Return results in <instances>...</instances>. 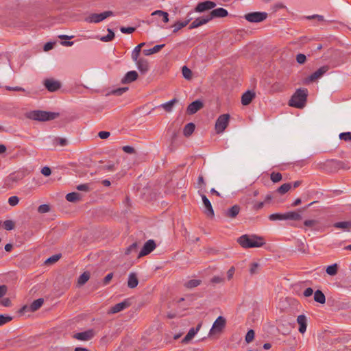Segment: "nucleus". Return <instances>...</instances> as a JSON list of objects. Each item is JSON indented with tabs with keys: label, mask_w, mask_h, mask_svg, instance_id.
Returning <instances> with one entry per match:
<instances>
[{
	"label": "nucleus",
	"mask_w": 351,
	"mask_h": 351,
	"mask_svg": "<svg viewBox=\"0 0 351 351\" xmlns=\"http://www.w3.org/2000/svg\"><path fill=\"white\" fill-rule=\"evenodd\" d=\"M237 242L243 248L261 247L265 244V239L256 234H243L238 238Z\"/></svg>",
	"instance_id": "nucleus-1"
},
{
	"label": "nucleus",
	"mask_w": 351,
	"mask_h": 351,
	"mask_svg": "<svg viewBox=\"0 0 351 351\" xmlns=\"http://www.w3.org/2000/svg\"><path fill=\"white\" fill-rule=\"evenodd\" d=\"M308 96L306 88H299L291 96L289 105L297 108H303L306 104Z\"/></svg>",
	"instance_id": "nucleus-2"
},
{
	"label": "nucleus",
	"mask_w": 351,
	"mask_h": 351,
	"mask_svg": "<svg viewBox=\"0 0 351 351\" xmlns=\"http://www.w3.org/2000/svg\"><path fill=\"white\" fill-rule=\"evenodd\" d=\"M59 115L60 114L58 112H51L43 110H32L27 114V117L34 121H47L53 120L58 117Z\"/></svg>",
	"instance_id": "nucleus-3"
},
{
	"label": "nucleus",
	"mask_w": 351,
	"mask_h": 351,
	"mask_svg": "<svg viewBox=\"0 0 351 351\" xmlns=\"http://www.w3.org/2000/svg\"><path fill=\"white\" fill-rule=\"evenodd\" d=\"M114 14L112 11H105L102 13L90 14L85 19V21L89 23H98L109 16H113Z\"/></svg>",
	"instance_id": "nucleus-4"
},
{
	"label": "nucleus",
	"mask_w": 351,
	"mask_h": 351,
	"mask_svg": "<svg viewBox=\"0 0 351 351\" xmlns=\"http://www.w3.org/2000/svg\"><path fill=\"white\" fill-rule=\"evenodd\" d=\"M226 324V319L222 316H219L214 322L213 326L209 332V336H213L215 334L221 333L223 330Z\"/></svg>",
	"instance_id": "nucleus-5"
},
{
	"label": "nucleus",
	"mask_w": 351,
	"mask_h": 351,
	"mask_svg": "<svg viewBox=\"0 0 351 351\" xmlns=\"http://www.w3.org/2000/svg\"><path fill=\"white\" fill-rule=\"evenodd\" d=\"M230 115L223 114L220 115L215 123V130L217 134L222 133L228 125Z\"/></svg>",
	"instance_id": "nucleus-6"
},
{
	"label": "nucleus",
	"mask_w": 351,
	"mask_h": 351,
	"mask_svg": "<svg viewBox=\"0 0 351 351\" xmlns=\"http://www.w3.org/2000/svg\"><path fill=\"white\" fill-rule=\"evenodd\" d=\"M267 13L265 12H254L245 14L244 18L251 23H260L265 20Z\"/></svg>",
	"instance_id": "nucleus-7"
},
{
	"label": "nucleus",
	"mask_w": 351,
	"mask_h": 351,
	"mask_svg": "<svg viewBox=\"0 0 351 351\" xmlns=\"http://www.w3.org/2000/svg\"><path fill=\"white\" fill-rule=\"evenodd\" d=\"M328 70V66L326 65L320 67L306 79V83L313 82L321 78Z\"/></svg>",
	"instance_id": "nucleus-8"
},
{
	"label": "nucleus",
	"mask_w": 351,
	"mask_h": 351,
	"mask_svg": "<svg viewBox=\"0 0 351 351\" xmlns=\"http://www.w3.org/2000/svg\"><path fill=\"white\" fill-rule=\"evenodd\" d=\"M156 243L154 240H148L143 245L138 254V258L146 256L151 253L156 248Z\"/></svg>",
	"instance_id": "nucleus-9"
},
{
	"label": "nucleus",
	"mask_w": 351,
	"mask_h": 351,
	"mask_svg": "<svg viewBox=\"0 0 351 351\" xmlns=\"http://www.w3.org/2000/svg\"><path fill=\"white\" fill-rule=\"evenodd\" d=\"M131 303L129 300V299H126L124 301L118 303L113 306H112L109 311L108 313L114 314L117 313L119 312L122 311L123 310L125 309L126 308L129 307L130 306Z\"/></svg>",
	"instance_id": "nucleus-10"
},
{
	"label": "nucleus",
	"mask_w": 351,
	"mask_h": 351,
	"mask_svg": "<svg viewBox=\"0 0 351 351\" xmlns=\"http://www.w3.org/2000/svg\"><path fill=\"white\" fill-rule=\"evenodd\" d=\"M44 85L49 92H55L61 87V83L59 81L51 78L45 80Z\"/></svg>",
	"instance_id": "nucleus-11"
},
{
	"label": "nucleus",
	"mask_w": 351,
	"mask_h": 351,
	"mask_svg": "<svg viewBox=\"0 0 351 351\" xmlns=\"http://www.w3.org/2000/svg\"><path fill=\"white\" fill-rule=\"evenodd\" d=\"M95 335L93 330H88L84 332H77L73 335V338L80 341H88Z\"/></svg>",
	"instance_id": "nucleus-12"
},
{
	"label": "nucleus",
	"mask_w": 351,
	"mask_h": 351,
	"mask_svg": "<svg viewBox=\"0 0 351 351\" xmlns=\"http://www.w3.org/2000/svg\"><path fill=\"white\" fill-rule=\"evenodd\" d=\"M216 6V3L211 1H206L199 3L196 6L195 10L197 12H202L207 10H211Z\"/></svg>",
	"instance_id": "nucleus-13"
},
{
	"label": "nucleus",
	"mask_w": 351,
	"mask_h": 351,
	"mask_svg": "<svg viewBox=\"0 0 351 351\" xmlns=\"http://www.w3.org/2000/svg\"><path fill=\"white\" fill-rule=\"evenodd\" d=\"M137 66L138 69L142 73H145L149 69V62L147 59L143 58H138L137 60H134Z\"/></svg>",
	"instance_id": "nucleus-14"
},
{
	"label": "nucleus",
	"mask_w": 351,
	"mask_h": 351,
	"mask_svg": "<svg viewBox=\"0 0 351 351\" xmlns=\"http://www.w3.org/2000/svg\"><path fill=\"white\" fill-rule=\"evenodd\" d=\"M203 106V103L201 101L195 100L188 106L186 112L189 114H193L202 108Z\"/></svg>",
	"instance_id": "nucleus-15"
},
{
	"label": "nucleus",
	"mask_w": 351,
	"mask_h": 351,
	"mask_svg": "<svg viewBox=\"0 0 351 351\" xmlns=\"http://www.w3.org/2000/svg\"><path fill=\"white\" fill-rule=\"evenodd\" d=\"M228 11L223 8H219L215 10H213L209 14H208L210 21L213 18H222L228 16Z\"/></svg>",
	"instance_id": "nucleus-16"
},
{
	"label": "nucleus",
	"mask_w": 351,
	"mask_h": 351,
	"mask_svg": "<svg viewBox=\"0 0 351 351\" xmlns=\"http://www.w3.org/2000/svg\"><path fill=\"white\" fill-rule=\"evenodd\" d=\"M44 303V300L43 298H38L36 300H34L31 304L29 306H24L22 308H21V311H26L27 309L31 312H34L36 311H37L38 309H39L42 305Z\"/></svg>",
	"instance_id": "nucleus-17"
},
{
	"label": "nucleus",
	"mask_w": 351,
	"mask_h": 351,
	"mask_svg": "<svg viewBox=\"0 0 351 351\" xmlns=\"http://www.w3.org/2000/svg\"><path fill=\"white\" fill-rule=\"evenodd\" d=\"M240 206L239 205L235 204L230 207V208L224 210L223 215L226 217L234 219L238 215V214L240 212Z\"/></svg>",
	"instance_id": "nucleus-18"
},
{
	"label": "nucleus",
	"mask_w": 351,
	"mask_h": 351,
	"mask_svg": "<svg viewBox=\"0 0 351 351\" xmlns=\"http://www.w3.org/2000/svg\"><path fill=\"white\" fill-rule=\"evenodd\" d=\"M208 21H210V19L208 15L197 18L190 24L189 28L190 29L197 28L202 25L206 24Z\"/></svg>",
	"instance_id": "nucleus-19"
},
{
	"label": "nucleus",
	"mask_w": 351,
	"mask_h": 351,
	"mask_svg": "<svg viewBox=\"0 0 351 351\" xmlns=\"http://www.w3.org/2000/svg\"><path fill=\"white\" fill-rule=\"evenodd\" d=\"M202 199L203 204L206 208L205 213L208 217H213L214 216V210L210 200L206 197L205 195H202Z\"/></svg>",
	"instance_id": "nucleus-20"
},
{
	"label": "nucleus",
	"mask_w": 351,
	"mask_h": 351,
	"mask_svg": "<svg viewBox=\"0 0 351 351\" xmlns=\"http://www.w3.org/2000/svg\"><path fill=\"white\" fill-rule=\"evenodd\" d=\"M138 73L136 71H128L121 80L122 84H129L138 78Z\"/></svg>",
	"instance_id": "nucleus-21"
},
{
	"label": "nucleus",
	"mask_w": 351,
	"mask_h": 351,
	"mask_svg": "<svg viewBox=\"0 0 351 351\" xmlns=\"http://www.w3.org/2000/svg\"><path fill=\"white\" fill-rule=\"evenodd\" d=\"M328 165L330 167L333 168L335 170H339L341 169H349V167H348V165L345 162L338 160H330L328 162Z\"/></svg>",
	"instance_id": "nucleus-22"
},
{
	"label": "nucleus",
	"mask_w": 351,
	"mask_h": 351,
	"mask_svg": "<svg viewBox=\"0 0 351 351\" xmlns=\"http://www.w3.org/2000/svg\"><path fill=\"white\" fill-rule=\"evenodd\" d=\"M202 322L199 323L196 328H192L189 330L186 335L184 337V338L182 339L183 343H188L189 341H191L194 336L197 333V332L199 330V329L202 327Z\"/></svg>",
	"instance_id": "nucleus-23"
},
{
	"label": "nucleus",
	"mask_w": 351,
	"mask_h": 351,
	"mask_svg": "<svg viewBox=\"0 0 351 351\" xmlns=\"http://www.w3.org/2000/svg\"><path fill=\"white\" fill-rule=\"evenodd\" d=\"M255 93L252 90H247L241 96V104L243 106L249 105L252 99L255 97Z\"/></svg>",
	"instance_id": "nucleus-24"
},
{
	"label": "nucleus",
	"mask_w": 351,
	"mask_h": 351,
	"mask_svg": "<svg viewBox=\"0 0 351 351\" xmlns=\"http://www.w3.org/2000/svg\"><path fill=\"white\" fill-rule=\"evenodd\" d=\"M297 322L300 326L299 332L302 334L304 333L307 326L306 317L304 315H300L297 318Z\"/></svg>",
	"instance_id": "nucleus-25"
},
{
	"label": "nucleus",
	"mask_w": 351,
	"mask_h": 351,
	"mask_svg": "<svg viewBox=\"0 0 351 351\" xmlns=\"http://www.w3.org/2000/svg\"><path fill=\"white\" fill-rule=\"evenodd\" d=\"M138 284V279L136 274L130 273L128 276V287L130 289H134L137 287Z\"/></svg>",
	"instance_id": "nucleus-26"
},
{
	"label": "nucleus",
	"mask_w": 351,
	"mask_h": 351,
	"mask_svg": "<svg viewBox=\"0 0 351 351\" xmlns=\"http://www.w3.org/2000/svg\"><path fill=\"white\" fill-rule=\"evenodd\" d=\"M284 219L285 220H294L298 221L302 219V215L300 213L295 211H290L284 213Z\"/></svg>",
	"instance_id": "nucleus-27"
},
{
	"label": "nucleus",
	"mask_w": 351,
	"mask_h": 351,
	"mask_svg": "<svg viewBox=\"0 0 351 351\" xmlns=\"http://www.w3.org/2000/svg\"><path fill=\"white\" fill-rule=\"evenodd\" d=\"M178 102V99L174 98L166 103L162 104L158 107L163 108L166 112H171L174 105Z\"/></svg>",
	"instance_id": "nucleus-28"
},
{
	"label": "nucleus",
	"mask_w": 351,
	"mask_h": 351,
	"mask_svg": "<svg viewBox=\"0 0 351 351\" xmlns=\"http://www.w3.org/2000/svg\"><path fill=\"white\" fill-rule=\"evenodd\" d=\"M165 44L157 45L152 49H143L142 52L145 56H150L159 52L165 47Z\"/></svg>",
	"instance_id": "nucleus-29"
},
{
	"label": "nucleus",
	"mask_w": 351,
	"mask_h": 351,
	"mask_svg": "<svg viewBox=\"0 0 351 351\" xmlns=\"http://www.w3.org/2000/svg\"><path fill=\"white\" fill-rule=\"evenodd\" d=\"M314 300L315 302L320 304H324L326 302V297L323 292L320 290H317L314 293Z\"/></svg>",
	"instance_id": "nucleus-30"
},
{
	"label": "nucleus",
	"mask_w": 351,
	"mask_h": 351,
	"mask_svg": "<svg viewBox=\"0 0 351 351\" xmlns=\"http://www.w3.org/2000/svg\"><path fill=\"white\" fill-rule=\"evenodd\" d=\"M66 199L70 202H76L81 199V195L76 192L69 193L66 195Z\"/></svg>",
	"instance_id": "nucleus-31"
},
{
	"label": "nucleus",
	"mask_w": 351,
	"mask_h": 351,
	"mask_svg": "<svg viewBox=\"0 0 351 351\" xmlns=\"http://www.w3.org/2000/svg\"><path fill=\"white\" fill-rule=\"evenodd\" d=\"M195 128V124L193 123H187L183 130V134L185 136H189L194 132Z\"/></svg>",
	"instance_id": "nucleus-32"
},
{
	"label": "nucleus",
	"mask_w": 351,
	"mask_h": 351,
	"mask_svg": "<svg viewBox=\"0 0 351 351\" xmlns=\"http://www.w3.org/2000/svg\"><path fill=\"white\" fill-rule=\"evenodd\" d=\"M191 20V18H189L186 21H182V22H180V21L177 22L173 25L174 29L173 30V32L176 33L178 31H179L180 29H181L182 27H186L189 24V21Z\"/></svg>",
	"instance_id": "nucleus-33"
},
{
	"label": "nucleus",
	"mask_w": 351,
	"mask_h": 351,
	"mask_svg": "<svg viewBox=\"0 0 351 351\" xmlns=\"http://www.w3.org/2000/svg\"><path fill=\"white\" fill-rule=\"evenodd\" d=\"M90 278V274L87 271L84 272L80 276L77 283L80 286L84 285Z\"/></svg>",
	"instance_id": "nucleus-34"
},
{
	"label": "nucleus",
	"mask_w": 351,
	"mask_h": 351,
	"mask_svg": "<svg viewBox=\"0 0 351 351\" xmlns=\"http://www.w3.org/2000/svg\"><path fill=\"white\" fill-rule=\"evenodd\" d=\"M338 271V265L337 263H334L331 265H329L326 268V273L330 276H335L337 274Z\"/></svg>",
	"instance_id": "nucleus-35"
},
{
	"label": "nucleus",
	"mask_w": 351,
	"mask_h": 351,
	"mask_svg": "<svg viewBox=\"0 0 351 351\" xmlns=\"http://www.w3.org/2000/svg\"><path fill=\"white\" fill-rule=\"evenodd\" d=\"M201 283L200 280L193 279L190 280L184 283V286L188 289H192L199 286Z\"/></svg>",
	"instance_id": "nucleus-36"
},
{
	"label": "nucleus",
	"mask_w": 351,
	"mask_h": 351,
	"mask_svg": "<svg viewBox=\"0 0 351 351\" xmlns=\"http://www.w3.org/2000/svg\"><path fill=\"white\" fill-rule=\"evenodd\" d=\"M336 228L348 229L351 227V221H340L334 223Z\"/></svg>",
	"instance_id": "nucleus-37"
},
{
	"label": "nucleus",
	"mask_w": 351,
	"mask_h": 351,
	"mask_svg": "<svg viewBox=\"0 0 351 351\" xmlns=\"http://www.w3.org/2000/svg\"><path fill=\"white\" fill-rule=\"evenodd\" d=\"M291 188V183H285L278 189V192L280 194H285L288 192Z\"/></svg>",
	"instance_id": "nucleus-38"
},
{
	"label": "nucleus",
	"mask_w": 351,
	"mask_h": 351,
	"mask_svg": "<svg viewBox=\"0 0 351 351\" xmlns=\"http://www.w3.org/2000/svg\"><path fill=\"white\" fill-rule=\"evenodd\" d=\"M114 37V33L110 29H108V34L106 36H102L100 38V40L103 42H109L112 40Z\"/></svg>",
	"instance_id": "nucleus-39"
},
{
	"label": "nucleus",
	"mask_w": 351,
	"mask_h": 351,
	"mask_svg": "<svg viewBox=\"0 0 351 351\" xmlns=\"http://www.w3.org/2000/svg\"><path fill=\"white\" fill-rule=\"evenodd\" d=\"M138 243L136 242L133 243L128 247L126 248L125 254L128 255L133 252H136L138 250Z\"/></svg>",
	"instance_id": "nucleus-40"
},
{
	"label": "nucleus",
	"mask_w": 351,
	"mask_h": 351,
	"mask_svg": "<svg viewBox=\"0 0 351 351\" xmlns=\"http://www.w3.org/2000/svg\"><path fill=\"white\" fill-rule=\"evenodd\" d=\"M183 77L186 80H191L192 77V71L186 66H184L182 69Z\"/></svg>",
	"instance_id": "nucleus-41"
},
{
	"label": "nucleus",
	"mask_w": 351,
	"mask_h": 351,
	"mask_svg": "<svg viewBox=\"0 0 351 351\" xmlns=\"http://www.w3.org/2000/svg\"><path fill=\"white\" fill-rule=\"evenodd\" d=\"M296 246L297 249L299 252L302 253H306V245L304 242L302 241H297L296 242Z\"/></svg>",
	"instance_id": "nucleus-42"
},
{
	"label": "nucleus",
	"mask_w": 351,
	"mask_h": 351,
	"mask_svg": "<svg viewBox=\"0 0 351 351\" xmlns=\"http://www.w3.org/2000/svg\"><path fill=\"white\" fill-rule=\"evenodd\" d=\"M270 178L274 183H276L280 182L282 177L280 173L272 172L270 175Z\"/></svg>",
	"instance_id": "nucleus-43"
},
{
	"label": "nucleus",
	"mask_w": 351,
	"mask_h": 351,
	"mask_svg": "<svg viewBox=\"0 0 351 351\" xmlns=\"http://www.w3.org/2000/svg\"><path fill=\"white\" fill-rule=\"evenodd\" d=\"M284 213H274L269 216V219L271 221L285 220Z\"/></svg>",
	"instance_id": "nucleus-44"
},
{
	"label": "nucleus",
	"mask_w": 351,
	"mask_h": 351,
	"mask_svg": "<svg viewBox=\"0 0 351 351\" xmlns=\"http://www.w3.org/2000/svg\"><path fill=\"white\" fill-rule=\"evenodd\" d=\"M114 164L112 162H108L107 164L101 166L100 168L104 171H112L115 170Z\"/></svg>",
	"instance_id": "nucleus-45"
},
{
	"label": "nucleus",
	"mask_w": 351,
	"mask_h": 351,
	"mask_svg": "<svg viewBox=\"0 0 351 351\" xmlns=\"http://www.w3.org/2000/svg\"><path fill=\"white\" fill-rule=\"evenodd\" d=\"M141 51V49L138 47H135L132 52V60H137V58H139L140 53Z\"/></svg>",
	"instance_id": "nucleus-46"
},
{
	"label": "nucleus",
	"mask_w": 351,
	"mask_h": 351,
	"mask_svg": "<svg viewBox=\"0 0 351 351\" xmlns=\"http://www.w3.org/2000/svg\"><path fill=\"white\" fill-rule=\"evenodd\" d=\"M61 257L60 254H55L45 261L46 264H53L57 262Z\"/></svg>",
	"instance_id": "nucleus-47"
},
{
	"label": "nucleus",
	"mask_w": 351,
	"mask_h": 351,
	"mask_svg": "<svg viewBox=\"0 0 351 351\" xmlns=\"http://www.w3.org/2000/svg\"><path fill=\"white\" fill-rule=\"evenodd\" d=\"M3 227L6 230H11L14 228V223L12 220H5L3 222Z\"/></svg>",
	"instance_id": "nucleus-48"
},
{
	"label": "nucleus",
	"mask_w": 351,
	"mask_h": 351,
	"mask_svg": "<svg viewBox=\"0 0 351 351\" xmlns=\"http://www.w3.org/2000/svg\"><path fill=\"white\" fill-rule=\"evenodd\" d=\"M339 138L345 141H351V132H343L339 134Z\"/></svg>",
	"instance_id": "nucleus-49"
},
{
	"label": "nucleus",
	"mask_w": 351,
	"mask_h": 351,
	"mask_svg": "<svg viewBox=\"0 0 351 351\" xmlns=\"http://www.w3.org/2000/svg\"><path fill=\"white\" fill-rule=\"evenodd\" d=\"M254 338V331L253 330H250L247 331L245 335V341L247 343H250L253 341Z\"/></svg>",
	"instance_id": "nucleus-50"
},
{
	"label": "nucleus",
	"mask_w": 351,
	"mask_h": 351,
	"mask_svg": "<svg viewBox=\"0 0 351 351\" xmlns=\"http://www.w3.org/2000/svg\"><path fill=\"white\" fill-rule=\"evenodd\" d=\"M50 210V207L47 204H42L38 206V212L39 213H48Z\"/></svg>",
	"instance_id": "nucleus-51"
},
{
	"label": "nucleus",
	"mask_w": 351,
	"mask_h": 351,
	"mask_svg": "<svg viewBox=\"0 0 351 351\" xmlns=\"http://www.w3.org/2000/svg\"><path fill=\"white\" fill-rule=\"evenodd\" d=\"M259 265L257 263H253L250 265V273L251 275H254L258 273Z\"/></svg>",
	"instance_id": "nucleus-52"
},
{
	"label": "nucleus",
	"mask_w": 351,
	"mask_h": 351,
	"mask_svg": "<svg viewBox=\"0 0 351 351\" xmlns=\"http://www.w3.org/2000/svg\"><path fill=\"white\" fill-rule=\"evenodd\" d=\"M19 199L17 196H11L8 199V203L10 206H14L18 204Z\"/></svg>",
	"instance_id": "nucleus-53"
},
{
	"label": "nucleus",
	"mask_w": 351,
	"mask_h": 351,
	"mask_svg": "<svg viewBox=\"0 0 351 351\" xmlns=\"http://www.w3.org/2000/svg\"><path fill=\"white\" fill-rule=\"evenodd\" d=\"M128 90V88H127V87L117 88L112 91V94H113L114 95H121L123 93L126 92Z\"/></svg>",
	"instance_id": "nucleus-54"
},
{
	"label": "nucleus",
	"mask_w": 351,
	"mask_h": 351,
	"mask_svg": "<svg viewBox=\"0 0 351 351\" xmlns=\"http://www.w3.org/2000/svg\"><path fill=\"white\" fill-rule=\"evenodd\" d=\"M12 317L10 316H5L3 315H0V326L9 322L10 321L12 320Z\"/></svg>",
	"instance_id": "nucleus-55"
},
{
	"label": "nucleus",
	"mask_w": 351,
	"mask_h": 351,
	"mask_svg": "<svg viewBox=\"0 0 351 351\" xmlns=\"http://www.w3.org/2000/svg\"><path fill=\"white\" fill-rule=\"evenodd\" d=\"M155 14H162V21L165 23H167L169 21V14L167 12L162 10H156Z\"/></svg>",
	"instance_id": "nucleus-56"
},
{
	"label": "nucleus",
	"mask_w": 351,
	"mask_h": 351,
	"mask_svg": "<svg viewBox=\"0 0 351 351\" xmlns=\"http://www.w3.org/2000/svg\"><path fill=\"white\" fill-rule=\"evenodd\" d=\"M76 189L78 191H90V185L89 184H79L76 186Z\"/></svg>",
	"instance_id": "nucleus-57"
},
{
	"label": "nucleus",
	"mask_w": 351,
	"mask_h": 351,
	"mask_svg": "<svg viewBox=\"0 0 351 351\" xmlns=\"http://www.w3.org/2000/svg\"><path fill=\"white\" fill-rule=\"evenodd\" d=\"M317 223V221L315 219L305 220L304 225L306 227L313 228Z\"/></svg>",
	"instance_id": "nucleus-58"
},
{
	"label": "nucleus",
	"mask_w": 351,
	"mask_h": 351,
	"mask_svg": "<svg viewBox=\"0 0 351 351\" xmlns=\"http://www.w3.org/2000/svg\"><path fill=\"white\" fill-rule=\"evenodd\" d=\"M135 27H121L120 30L122 33L123 34H132V32H134L135 31Z\"/></svg>",
	"instance_id": "nucleus-59"
},
{
	"label": "nucleus",
	"mask_w": 351,
	"mask_h": 351,
	"mask_svg": "<svg viewBox=\"0 0 351 351\" xmlns=\"http://www.w3.org/2000/svg\"><path fill=\"white\" fill-rule=\"evenodd\" d=\"M306 58L304 54L299 53L296 56V60L298 63L302 64H304L306 62Z\"/></svg>",
	"instance_id": "nucleus-60"
},
{
	"label": "nucleus",
	"mask_w": 351,
	"mask_h": 351,
	"mask_svg": "<svg viewBox=\"0 0 351 351\" xmlns=\"http://www.w3.org/2000/svg\"><path fill=\"white\" fill-rule=\"evenodd\" d=\"M211 282L214 284L221 283L224 281V278L222 276H213L211 279Z\"/></svg>",
	"instance_id": "nucleus-61"
},
{
	"label": "nucleus",
	"mask_w": 351,
	"mask_h": 351,
	"mask_svg": "<svg viewBox=\"0 0 351 351\" xmlns=\"http://www.w3.org/2000/svg\"><path fill=\"white\" fill-rule=\"evenodd\" d=\"M110 135V133L107 131H101L99 132L98 136L101 139H106L108 138Z\"/></svg>",
	"instance_id": "nucleus-62"
},
{
	"label": "nucleus",
	"mask_w": 351,
	"mask_h": 351,
	"mask_svg": "<svg viewBox=\"0 0 351 351\" xmlns=\"http://www.w3.org/2000/svg\"><path fill=\"white\" fill-rule=\"evenodd\" d=\"M41 173L43 175H44L45 176H49L51 175V171L49 167H44L42 169H41Z\"/></svg>",
	"instance_id": "nucleus-63"
},
{
	"label": "nucleus",
	"mask_w": 351,
	"mask_h": 351,
	"mask_svg": "<svg viewBox=\"0 0 351 351\" xmlns=\"http://www.w3.org/2000/svg\"><path fill=\"white\" fill-rule=\"evenodd\" d=\"M123 150L128 154H134L135 152L134 148L128 145L123 147Z\"/></svg>",
	"instance_id": "nucleus-64"
}]
</instances>
